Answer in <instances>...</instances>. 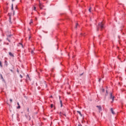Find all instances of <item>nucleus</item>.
Returning <instances> with one entry per match:
<instances>
[{
  "instance_id": "nucleus-1",
  "label": "nucleus",
  "mask_w": 126,
  "mask_h": 126,
  "mask_svg": "<svg viewBox=\"0 0 126 126\" xmlns=\"http://www.w3.org/2000/svg\"><path fill=\"white\" fill-rule=\"evenodd\" d=\"M99 28L100 29V30L104 29V24L103 22H101L98 24V27L96 29V31H99Z\"/></svg>"
},
{
  "instance_id": "nucleus-2",
  "label": "nucleus",
  "mask_w": 126,
  "mask_h": 126,
  "mask_svg": "<svg viewBox=\"0 0 126 126\" xmlns=\"http://www.w3.org/2000/svg\"><path fill=\"white\" fill-rule=\"evenodd\" d=\"M110 98L112 99L111 103H113V102H114V99H115V96H113V94L110 93Z\"/></svg>"
},
{
  "instance_id": "nucleus-3",
  "label": "nucleus",
  "mask_w": 126,
  "mask_h": 126,
  "mask_svg": "<svg viewBox=\"0 0 126 126\" xmlns=\"http://www.w3.org/2000/svg\"><path fill=\"white\" fill-rule=\"evenodd\" d=\"M9 56H10V57H12V58H14V55H13V54H12V53L9 52Z\"/></svg>"
},
{
  "instance_id": "nucleus-4",
  "label": "nucleus",
  "mask_w": 126,
  "mask_h": 126,
  "mask_svg": "<svg viewBox=\"0 0 126 126\" xmlns=\"http://www.w3.org/2000/svg\"><path fill=\"white\" fill-rule=\"evenodd\" d=\"M59 99L60 100V104H61V107H62L63 106V103H62V100H61V96L59 95Z\"/></svg>"
},
{
  "instance_id": "nucleus-5",
  "label": "nucleus",
  "mask_w": 126,
  "mask_h": 126,
  "mask_svg": "<svg viewBox=\"0 0 126 126\" xmlns=\"http://www.w3.org/2000/svg\"><path fill=\"white\" fill-rule=\"evenodd\" d=\"M8 15L9 16V22H11V14L9 13Z\"/></svg>"
},
{
  "instance_id": "nucleus-6",
  "label": "nucleus",
  "mask_w": 126,
  "mask_h": 126,
  "mask_svg": "<svg viewBox=\"0 0 126 126\" xmlns=\"http://www.w3.org/2000/svg\"><path fill=\"white\" fill-rule=\"evenodd\" d=\"M97 108H98V110H99V111H101V110H102V107H101V106H96Z\"/></svg>"
},
{
  "instance_id": "nucleus-7",
  "label": "nucleus",
  "mask_w": 126,
  "mask_h": 126,
  "mask_svg": "<svg viewBox=\"0 0 126 126\" xmlns=\"http://www.w3.org/2000/svg\"><path fill=\"white\" fill-rule=\"evenodd\" d=\"M111 111L112 114H113V115H115V111H114V110H113V108L111 109Z\"/></svg>"
},
{
  "instance_id": "nucleus-8",
  "label": "nucleus",
  "mask_w": 126,
  "mask_h": 126,
  "mask_svg": "<svg viewBox=\"0 0 126 126\" xmlns=\"http://www.w3.org/2000/svg\"><path fill=\"white\" fill-rule=\"evenodd\" d=\"M39 7L40 9H42V4H41V3H40V2H39Z\"/></svg>"
},
{
  "instance_id": "nucleus-9",
  "label": "nucleus",
  "mask_w": 126,
  "mask_h": 126,
  "mask_svg": "<svg viewBox=\"0 0 126 126\" xmlns=\"http://www.w3.org/2000/svg\"><path fill=\"white\" fill-rule=\"evenodd\" d=\"M30 80V77H29V75H27V80Z\"/></svg>"
},
{
  "instance_id": "nucleus-10",
  "label": "nucleus",
  "mask_w": 126,
  "mask_h": 126,
  "mask_svg": "<svg viewBox=\"0 0 126 126\" xmlns=\"http://www.w3.org/2000/svg\"><path fill=\"white\" fill-rule=\"evenodd\" d=\"M77 113H78V114L80 115L81 117H82V114H81V112H80V111H77Z\"/></svg>"
},
{
  "instance_id": "nucleus-11",
  "label": "nucleus",
  "mask_w": 126,
  "mask_h": 126,
  "mask_svg": "<svg viewBox=\"0 0 126 126\" xmlns=\"http://www.w3.org/2000/svg\"><path fill=\"white\" fill-rule=\"evenodd\" d=\"M19 46H21V47H22V48H23V45L22 44H21V43H19Z\"/></svg>"
},
{
  "instance_id": "nucleus-12",
  "label": "nucleus",
  "mask_w": 126,
  "mask_h": 126,
  "mask_svg": "<svg viewBox=\"0 0 126 126\" xmlns=\"http://www.w3.org/2000/svg\"><path fill=\"white\" fill-rule=\"evenodd\" d=\"M33 23V20H31V22L30 23V25H31V24Z\"/></svg>"
},
{
  "instance_id": "nucleus-13",
  "label": "nucleus",
  "mask_w": 126,
  "mask_h": 126,
  "mask_svg": "<svg viewBox=\"0 0 126 126\" xmlns=\"http://www.w3.org/2000/svg\"><path fill=\"white\" fill-rule=\"evenodd\" d=\"M0 66L2 67V64H1V62L0 61Z\"/></svg>"
},
{
  "instance_id": "nucleus-14",
  "label": "nucleus",
  "mask_w": 126,
  "mask_h": 126,
  "mask_svg": "<svg viewBox=\"0 0 126 126\" xmlns=\"http://www.w3.org/2000/svg\"><path fill=\"white\" fill-rule=\"evenodd\" d=\"M11 9L12 10H13V4H12Z\"/></svg>"
},
{
  "instance_id": "nucleus-15",
  "label": "nucleus",
  "mask_w": 126,
  "mask_h": 126,
  "mask_svg": "<svg viewBox=\"0 0 126 126\" xmlns=\"http://www.w3.org/2000/svg\"><path fill=\"white\" fill-rule=\"evenodd\" d=\"M91 9H92V8H91V7H90V8H89V12H91Z\"/></svg>"
},
{
  "instance_id": "nucleus-16",
  "label": "nucleus",
  "mask_w": 126,
  "mask_h": 126,
  "mask_svg": "<svg viewBox=\"0 0 126 126\" xmlns=\"http://www.w3.org/2000/svg\"><path fill=\"white\" fill-rule=\"evenodd\" d=\"M54 107V105L53 104H51V108H53Z\"/></svg>"
},
{
  "instance_id": "nucleus-17",
  "label": "nucleus",
  "mask_w": 126,
  "mask_h": 126,
  "mask_svg": "<svg viewBox=\"0 0 126 126\" xmlns=\"http://www.w3.org/2000/svg\"><path fill=\"white\" fill-rule=\"evenodd\" d=\"M17 109H20V105H18V106L17 107Z\"/></svg>"
},
{
  "instance_id": "nucleus-18",
  "label": "nucleus",
  "mask_w": 126,
  "mask_h": 126,
  "mask_svg": "<svg viewBox=\"0 0 126 126\" xmlns=\"http://www.w3.org/2000/svg\"><path fill=\"white\" fill-rule=\"evenodd\" d=\"M78 25V24H76V27H75V28H77V26Z\"/></svg>"
},
{
  "instance_id": "nucleus-19",
  "label": "nucleus",
  "mask_w": 126,
  "mask_h": 126,
  "mask_svg": "<svg viewBox=\"0 0 126 126\" xmlns=\"http://www.w3.org/2000/svg\"><path fill=\"white\" fill-rule=\"evenodd\" d=\"M33 10H36V7H33Z\"/></svg>"
},
{
  "instance_id": "nucleus-20",
  "label": "nucleus",
  "mask_w": 126,
  "mask_h": 126,
  "mask_svg": "<svg viewBox=\"0 0 126 126\" xmlns=\"http://www.w3.org/2000/svg\"><path fill=\"white\" fill-rule=\"evenodd\" d=\"M32 55H33L34 54V52L32 51Z\"/></svg>"
},
{
  "instance_id": "nucleus-21",
  "label": "nucleus",
  "mask_w": 126,
  "mask_h": 126,
  "mask_svg": "<svg viewBox=\"0 0 126 126\" xmlns=\"http://www.w3.org/2000/svg\"><path fill=\"white\" fill-rule=\"evenodd\" d=\"M20 76L21 78H22V77H23L22 75H20Z\"/></svg>"
},
{
  "instance_id": "nucleus-22",
  "label": "nucleus",
  "mask_w": 126,
  "mask_h": 126,
  "mask_svg": "<svg viewBox=\"0 0 126 126\" xmlns=\"http://www.w3.org/2000/svg\"><path fill=\"white\" fill-rule=\"evenodd\" d=\"M10 101L11 102H12V99H10Z\"/></svg>"
},
{
  "instance_id": "nucleus-23",
  "label": "nucleus",
  "mask_w": 126,
  "mask_h": 126,
  "mask_svg": "<svg viewBox=\"0 0 126 126\" xmlns=\"http://www.w3.org/2000/svg\"><path fill=\"white\" fill-rule=\"evenodd\" d=\"M60 115L62 116V115H63V113H62V112H60Z\"/></svg>"
},
{
  "instance_id": "nucleus-24",
  "label": "nucleus",
  "mask_w": 126,
  "mask_h": 126,
  "mask_svg": "<svg viewBox=\"0 0 126 126\" xmlns=\"http://www.w3.org/2000/svg\"><path fill=\"white\" fill-rule=\"evenodd\" d=\"M78 126H82L81 125V124H79Z\"/></svg>"
},
{
  "instance_id": "nucleus-25",
  "label": "nucleus",
  "mask_w": 126,
  "mask_h": 126,
  "mask_svg": "<svg viewBox=\"0 0 126 126\" xmlns=\"http://www.w3.org/2000/svg\"><path fill=\"white\" fill-rule=\"evenodd\" d=\"M17 105H18V106H20V105H19V102H18V103H17Z\"/></svg>"
},
{
  "instance_id": "nucleus-26",
  "label": "nucleus",
  "mask_w": 126,
  "mask_h": 126,
  "mask_svg": "<svg viewBox=\"0 0 126 126\" xmlns=\"http://www.w3.org/2000/svg\"><path fill=\"white\" fill-rule=\"evenodd\" d=\"M29 121H30V120H31V117H29Z\"/></svg>"
},
{
  "instance_id": "nucleus-27",
  "label": "nucleus",
  "mask_w": 126,
  "mask_h": 126,
  "mask_svg": "<svg viewBox=\"0 0 126 126\" xmlns=\"http://www.w3.org/2000/svg\"><path fill=\"white\" fill-rule=\"evenodd\" d=\"M7 40H8V42H10V40H9V39H7Z\"/></svg>"
},
{
  "instance_id": "nucleus-28",
  "label": "nucleus",
  "mask_w": 126,
  "mask_h": 126,
  "mask_svg": "<svg viewBox=\"0 0 126 126\" xmlns=\"http://www.w3.org/2000/svg\"><path fill=\"white\" fill-rule=\"evenodd\" d=\"M99 82L101 81V79H99L98 80Z\"/></svg>"
},
{
  "instance_id": "nucleus-29",
  "label": "nucleus",
  "mask_w": 126,
  "mask_h": 126,
  "mask_svg": "<svg viewBox=\"0 0 126 126\" xmlns=\"http://www.w3.org/2000/svg\"><path fill=\"white\" fill-rule=\"evenodd\" d=\"M83 74V73H82V74H81L80 75V76H81V75H82Z\"/></svg>"
},
{
  "instance_id": "nucleus-30",
  "label": "nucleus",
  "mask_w": 126,
  "mask_h": 126,
  "mask_svg": "<svg viewBox=\"0 0 126 126\" xmlns=\"http://www.w3.org/2000/svg\"><path fill=\"white\" fill-rule=\"evenodd\" d=\"M15 0H12V1H14Z\"/></svg>"
},
{
  "instance_id": "nucleus-31",
  "label": "nucleus",
  "mask_w": 126,
  "mask_h": 126,
  "mask_svg": "<svg viewBox=\"0 0 126 126\" xmlns=\"http://www.w3.org/2000/svg\"><path fill=\"white\" fill-rule=\"evenodd\" d=\"M13 15H14V11H13Z\"/></svg>"
},
{
  "instance_id": "nucleus-32",
  "label": "nucleus",
  "mask_w": 126,
  "mask_h": 126,
  "mask_svg": "<svg viewBox=\"0 0 126 126\" xmlns=\"http://www.w3.org/2000/svg\"><path fill=\"white\" fill-rule=\"evenodd\" d=\"M31 38V36H30V37H29V39H30Z\"/></svg>"
},
{
  "instance_id": "nucleus-33",
  "label": "nucleus",
  "mask_w": 126,
  "mask_h": 126,
  "mask_svg": "<svg viewBox=\"0 0 126 126\" xmlns=\"http://www.w3.org/2000/svg\"><path fill=\"white\" fill-rule=\"evenodd\" d=\"M102 91H103V92H104V89L102 90Z\"/></svg>"
},
{
  "instance_id": "nucleus-34",
  "label": "nucleus",
  "mask_w": 126,
  "mask_h": 126,
  "mask_svg": "<svg viewBox=\"0 0 126 126\" xmlns=\"http://www.w3.org/2000/svg\"><path fill=\"white\" fill-rule=\"evenodd\" d=\"M106 93H108V91H106Z\"/></svg>"
},
{
  "instance_id": "nucleus-35",
  "label": "nucleus",
  "mask_w": 126,
  "mask_h": 126,
  "mask_svg": "<svg viewBox=\"0 0 126 126\" xmlns=\"http://www.w3.org/2000/svg\"><path fill=\"white\" fill-rule=\"evenodd\" d=\"M1 78H2V76H1Z\"/></svg>"
},
{
  "instance_id": "nucleus-36",
  "label": "nucleus",
  "mask_w": 126,
  "mask_h": 126,
  "mask_svg": "<svg viewBox=\"0 0 126 126\" xmlns=\"http://www.w3.org/2000/svg\"><path fill=\"white\" fill-rule=\"evenodd\" d=\"M51 97H53L52 96H51Z\"/></svg>"
},
{
  "instance_id": "nucleus-37",
  "label": "nucleus",
  "mask_w": 126,
  "mask_h": 126,
  "mask_svg": "<svg viewBox=\"0 0 126 126\" xmlns=\"http://www.w3.org/2000/svg\"><path fill=\"white\" fill-rule=\"evenodd\" d=\"M64 116H65V115L64 114Z\"/></svg>"
},
{
  "instance_id": "nucleus-38",
  "label": "nucleus",
  "mask_w": 126,
  "mask_h": 126,
  "mask_svg": "<svg viewBox=\"0 0 126 126\" xmlns=\"http://www.w3.org/2000/svg\"><path fill=\"white\" fill-rule=\"evenodd\" d=\"M64 116H65V115L64 114Z\"/></svg>"
}]
</instances>
